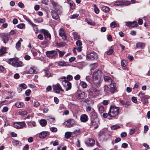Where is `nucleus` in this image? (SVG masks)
Here are the masks:
<instances>
[{
	"instance_id": "de8ad7c7",
	"label": "nucleus",
	"mask_w": 150,
	"mask_h": 150,
	"mask_svg": "<svg viewBox=\"0 0 150 150\" xmlns=\"http://www.w3.org/2000/svg\"><path fill=\"white\" fill-rule=\"evenodd\" d=\"M19 86L21 87L24 89H26L27 88L26 85L24 83H22L20 84Z\"/></svg>"
},
{
	"instance_id": "680f3d73",
	"label": "nucleus",
	"mask_w": 150,
	"mask_h": 150,
	"mask_svg": "<svg viewBox=\"0 0 150 150\" xmlns=\"http://www.w3.org/2000/svg\"><path fill=\"white\" fill-rule=\"evenodd\" d=\"M72 78L73 77L72 76L70 75H68L67 77V81H70L72 79Z\"/></svg>"
},
{
	"instance_id": "09e8293b",
	"label": "nucleus",
	"mask_w": 150,
	"mask_h": 150,
	"mask_svg": "<svg viewBox=\"0 0 150 150\" xmlns=\"http://www.w3.org/2000/svg\"><path fill=\"white\" fill-rule=\"evenodd\" d=\"M104 90L105 92H108V91H109L110 87L109 88V87L107 85H105L104 86Z\"/></svg>"
},
{
	"instance_id": "8fccbe9b",
	"label": "nucleus",
	"mask_w": 150,
	"mask_h": 150,
	"mask_svg": "<svg viewBox=\"0 0 150 150\" xmlns=\"http://www.w3.org/2000/svg\"><path fill=\"white\" fill-rule=\"evenodd\" d=\"M127 63L125 60H123L121 61V65L122 67H125L126 66Z\"/></svg>"
},
{
	"instance_id": "39448f33",
	"label": "nucleus",
	"mask_w": 150,
	"mask_h": 150,
	"mask_svg": "<svg viewBox=\"0 0 150 150\" xmlns=\"http://www.w3.org/2000/svg\"><path fill=\"white\" fill-rule=\"evenodd\" d=\"M59 79L64 87L66 88V91H68L71 88V83L67 80L66 77H62L59 78Z\"/></svg>"
},
{
	"instance_id": "5fc2aeb1",
	"label": "nucleus",
	"mask_w": 150,
	"mask_h": 150,
	"mask_svg": "<svg viewBox=\"0 0 150 150\" xmlns=\"http://www.w3.org/2000/svg\"><path fill=\"white\" fill-rule=\"evenodd\" d=\"M31 93V91L30 89L27 90L25 92V94L26 96H29L30 93Z\"/></svg>"
},
{
	"instance_id": "2f4dec72",
	"label": "nucleus",
	"mask_w": 150,
	"mask_h": 150,
	"mask_svg": "<svg viewBox=\"0 0 150 150\" xmlns=\"http://www.w3.org/2000/svg\"><path fill=\"white\" fill-rule=\"evenodd\" d=\"M36 73L37 71H36V70L32 68H30L29 69L28 71V73L29 74H32Z\"/></svg>"
},
{
	"instance_id": "6e6d98bb",
	"label": "nucleus",
	"mask_w": 150,
	"mask_h": 150,
	"mask_svg": "<svg viewBox=\"0 0 150 150\" xmlns=\"http://www.w3.org/2000/svg\"><path fill=\"white\" fill-rule=\"evenodd\" d=\"M76 44L78 46H80L82 45V43L80 40H78L76 42Z\"/></svg>"
},
{
	"instance_id": "ea45409f",
	"label": "nucleus",
	"mask_w": 150,
	"mask_h": 150,
	"mask_svg": "<svg viewBox=\"0 0 150 150\" xmlns=\"http://www.w3.org/2000/svg\"><path fill=\"white\" fill-rule=\"evenodd\" d=\"M138 25L136 21H134L132 23L131 25V27H136Z\"/></svg>"
},
{
	"instance_id": "a19ab883",
	"label": "nucleus",
	"mask_w": 150,
	"mask_h": 150,
	"mask_svg": "<svg viewBox=\"0 0 150 150\" xmlns=\"http://www.w3.org/2000/svg\"><path fill=\"white\" fill-rule=\"evenodd\" d=\"M98 110L100 113H102L104 111V108L103 106H100L99 107Z\"/></svg>"
},
{
	"instance_id": "b1692460",
	"label": "nucleus",
	"mask_w": 150,
	"mask_h": 150,
	"mask_svg": "<svg viewBox=\"0 0 150 150\" xmlns=\"http://www.w3.org/2000/svg\"><path fill=\"white\" fill-rule=\"evenodd\" d=\"M47 135V133L46 132H42L39 134V137L41 138H44Z\"/></svg>"
},
{
	"instance_id": "0eeeda50",
	"label": "nucleus",
	"mask_w": 150,
	"mask_h": 150,
	"mask_svg": "<svg viewBox=\"0 0 150 150\" xmlns=\"http://www.w3.org/2000/svg\"><path fill=\"white\" fill-rule=\"evenodd\" d=\"M64 124L68 127H71L76 125V122L74 120L70 119L65 122Z\"/></svg>"
},
{
	"instance_id": "f8f14e48",
	"label": "nucleus",
	"mask_w": 150,
	"mask_h": 150,
	"mask_svg": "<svg viewBox=\"0 0 150 150\" xmlns=\"http://www.w3.org/2000/svg\"><path fill=\"white\" fill-rule=\"evenodd\" d=\"M75 94L77 98L79 99H83L86 96L85 93L80 91H78Z\"/></svg>"
},
{
	"instance_id": "c85d7f7f",
	"label": "nucleus",
	"mask_w": 150,
	"mask_h": 150,
	"mask_svg": "<svg viewBox=\"0 0 150 150\" xmlns=\"http://www.w3.org/2000/svg\"><path fill=\"white\" fill-rule=\"evenodd\" d=\"M85 21L88 24L94 26L96 24V23L94 22H92L90 19L86 18L85 19Z\"/></svg>"
},
{
	"instance_id": "4d7b16f0",
	"label": "nucleus",
	"mask_w": 150,
	"mask_h": 150,
	"mask_svg": "<svg viewBox=\"0 0 150 150\" xmlns=\"http://www.w3.org/2000/svg\"><path fill=\"white\" fill-rule=\"evenodd\" d=\"M79 16L78 14H75L71 16V19H74L77 17Z\"/></svg>"
},
{
	"instance_id": "f03ea898",
	"label": "nucleus",
	"mask_w": 150,
	"mask_h": 150,
	"mask_svg": "<svg viewBox=\"0 0 150 150\" xmlns=\"http://www.w3.org/2000/svg\"><path fill=\"white\" fill-rule=\"evenodd\" d=\"M52 4L53 7L52 9V16L53 19L57 20L59 17V14L61 13V12L56 3L52 2Z\"/></svg>"
},
{
	"instance_id": "72a5a7b5",
	"label": "nucleus",
	"mask_w": 150,
	"mask_h": 150,
	"mask_svg": "<svg viewBox=\"0 0 150 150\" xmlns=\"http://www.w3.org/2000/svg\"><path fill=\"white\" fill-rule=\"evenodd\" d=\"M45 74V76L47 77H50L51 75L50 73V72L49 70L47 69H46L44 70Z\"/></svg>"
},
{
	"instance_id": "bf43d9fd",
	"label": "nucleus",
	"mask_w": 150,
	"mask_h": 150,
	"mask_svg": "<svg viewBox=\"0 0 150 150\" xmlns=\"http://www.w3.org/2000/svg\"><path fill=\"white\" fill-rule=\"evenodd\" d=\"M135 129H132L130 130L129 134L130 135H132L135 132Z\"/></svg>"
},
{
	"instance_id": "f704fd0d",
	"label": "nucleus",
	"mask_w": 150,
	"mask_h": 150,
	"mask_svg": "<svg viewBox=\"0 0 150 150\" xmlns=\"http://www.w3.org/2000/svg\"><path fill=\"white\" fill-rule=\"evenodd\" d=\"M74 38L76 40H78L80 38V35L76 32H74L73 33Z\"/></svg>"
},
{
	"instance_id": "c03bdc74",
	"label": "nucleus",
	"mask_w": 150,
	"mask_h": 150,
	"mask_svg": "<svg viewBox=\"0 0 150 150\" xmlns=\"http://www.w3.org/2000/svg\"><path fill=\"white\" fill-rule=\"evenodd\" d=\"M25 26L24 23H21L17 25V27L20 29L23 28Z\"/></svg>"
},
{
	"instance_id": "a211bd4d",
	"label": "nucleus",
	"mask_w": 150,
	"mask_h": 150,
	"mask_svg": "<svg viewBox=\"0 0 150 150\" xmlns=\"http://www.w3.org/2000/svg\"><path fill=\"white\" fill-rule=\"evenodd\" d=\"M139 97L141 98V100H147L150 98V96L146 95L144 93L142 92H140L138 95Z\"/></svg>"
},
{
	"instance_id": "79ce46f5",
	"label": "nucleus",
	"mask_w": 150,
	"mask_h": 150,
	"mask_svg": "<svg viewBox=\"0 0 150 150\" xmlns=\"http://www.w3.org/2000/svg\"><path fill=\"white\" fill-rule=\"evenodd\" d=\"M94 10L95 12L97 14L99 12V10L98 8L97 7V6L96 4L94 5Z\"/></svg>"
},
{
	"instance_id": "1a4fd4ad",
	"label": "nucleus",
	"mask_w": 150,
	"mask_h": 150,
	"mask_svg": "<svg viewBox=\"0 0 150 150\" xmlns=\"http://www.w3.org/2000/svg\"><path fill=\"white\" fill-rule=\"evenodd\" d=\"M26 126V124L24 122H16L13 123V126L14 127L17 128H22Z\"/></svg>"
},
{
	"instance_id": "e2e57ef3",
	"label": "nucleus",
	"mask_w": 150,
	"mask_h": 150,
	"mask_svg": "<svg viewBox=\"0 0 150 150\" xmlns=\"http://www.w3.org/2000/svg\"><path fill=\"white\" fill-rule=\"evenodd\" d=\"M26 21L28 22L29 24L32 25L33 27L34 26H35V24H33L31 22V21H30V20L28 19V18H26L25 19Z\"/></svg>"
},
{
	"instance_id": "6ab92c4d",
	"label": "nucleus",
	"mask_w": 150,
	"mask_h": 150,
	"mask_svg": "<svg viewBox=\"0 0 150 150\" xmlns=\"http://www.w3.org/2000/svg\"><path fill=\"white\" fill-rule=\"evenodd\" d=\"M1 37L2 38V40L4 43L6 44L8 42L9 40V37L7 34L2 33L1 34Z\"/></svg>"
},
{
	"instance_id": "393cba45",
	"label": "nucleus",
	"mask_w": 150,
	"mask_h": 150,
	"mask_svg": "<svg viewBox=\"0 0 150 150\" xmlns=\"http://www.w3.org/2000/svg\"><path fill=\"white\" fill-rule=\"evenodd\" d=\"M6 48L2 47L0 49V56H1L6 53Z\"/></svg>"
},
{
	"instance_id": "603ef678",
	"label": "nucleus",
	"mask_w": 150,
	"mask_h": 150,
	"mask_svg": "<svg viewBox=\"0 0 150 150\" xmlns=\"http://www.w3.org/2000/svg\"><path fill=\"white\" fill-rule=\"evenodd\" d=\"M110 26L112 28H115L117 26L116 23L115 22H113L110 24Z\"/></svg>"
},
{
	"instance_id": "4468645a",
	"label": "nucleus",
	"mask_w": 150,
	"mask_h": 150,
	"mask_svg": "<svg viewBox=\"0 0 150 150\" xmlns=\"http://www.w3.org/2000/svg\"><path fill=\"white\" fill-rule=\"evenodd\" d=\"M87 57L89 59L92 60L97 58V54L95 52H91L87 54Z\"/></svg>"
},
{
	"instance_id": "ddd939ff",
	"label": "nucleus",
	"mask_w": 150,
	"mask_h": 150,
	"mask_svg": "<svg viewBox=\"0 0 150 150\" xmlns=\"http://www.w3.org/2000/svg\"><path fill=\"white\" fill-rule=\"evenodd\" d=\"M130 3V2L129 1L119 0L114 3V5L116 6L126 5L129 4Z\"/></svg>"
},
{
	"instance_id": "9d476101",
	"label": "nucleus",
	"mask_w": 150,
	"mask_h": 150,
	"mask_svg": "<svg viewBox=\"0 0 150 150\" xmlns=\"http://www.w3.org/2000/svg\"><path fill=\"white\" fill-rule=\"evenodd\" d=\"M53 89L54 91L57 93H59L60 91H64L60 85L58 83L53 85Z\"/></svg>"
},
{
	"instance_id": "c9c22d12",
	"label": "nucleus",
	"mask_w": 150,
	"mask_h": 150,
	"mask_svg": "<svg viewBox=\"0 0 150 150\" xmlns=\"http://www.w3.org/2000/svg\"><path fill=\"white\" fill-rule=\"evenodd\" d=\"M91 67V71H92V70H94L96 69L97 67V64L96 63H94L91 64L90 65Z\"/></svg>"
},
{
	"instance_id": "473e14b6",
	"label": "nucleus",
	"mask_w": 150,
	"mask_h": 150,
	"mask_svg": "<svg viewBox=\"0 0 150 150\" xmlns=\"http://www.w3.org/2000/svg\"><path fill=\"white\" fill-rule=\"evenodd\" d=\"M15 105L17 108H21L23 106L24 103L21 102H17L15 104Z\"/></svg>"
},
{
	"instance_id": "7c9ffc66",
	"label": "nucleus",
	"mask_w": 150,
	"mask_h": 150,
	"mask_svg": "<svg viewBox=\"0 0 150 150\" xmlns=\"http://www.w3.org/2000/svg\"><path fill=\"white\" fill-rule=\"evenodd\" d=\"M46 119L50 123H53L54 120V118H52L50 116H47L46 117Z\"/></svg>"
},
{
	"instance_id": "f3484780",
	"label": "nucleus",
	"mask_w": 150,
	"mask_h": 150,
	"mask_svg": "<svg viewBox=\"0 0 150 150\" xmlns=\"http://www.w3.org/2000/svg\"><path fill=\"white\" fill-rule=\"evenodd\" d=\"M109 91L112 94L116 91V84L114 83H111L109 85Z\"/></svg>"
},
{
	"instance_id": "49530a36",
	"label": "nucleus",
	"mask_w": 150,
	"mask_h": 150,
	"mask_svg": "<svg viewBox=\"0 0 150 150\" xmlns=\"http://www.w3.org/2000/svg\"><path fill=\"white\" fill-rule=\"evenodd\" d=\"M120 128V126L117 125H114L111 127V129L112 130H115Z\"/></svg>"
},
{
	"instance_id": "338daca9",
	"label": "nucleus",
	"mask_w": 150,
	"mask_h": 150,
	"mask_svg": "<svg viewBox=\"0 0 150 150\" xmlns=\"http://www.w3.org/2000/svg\"><path fill=\"white\" fill-rule=\"evenodd\" d=\"M75 58L74 57H70L69 59V61L70 62H72L75 59Z\"/></svg>"
},
{
	"instance_id": "f257e3e1",
	"label": "nucleus",
	"mask_w": 150,
	"mask_h": 150,
	"mask_svg": "<svg viewBox=\"0 0 150 150\" xmlns=\"http://www.w3.org/2000/svg\"><path fill=\"white\" fill-rule=\"evenodd\" d=\"M101 72L99 70L94 72L93 74V82L97 88H99L100 86L101 81Z\"/></svg>"
},
{
	"instance_id": "0e129e2a",
	"label": "nucleus",
	"mask_w": 150,
	"mask_h": 150,
	"mask_svg": "<svg viewBox=\"0 0 150 150\" xmlns=\"http://www.w3.org/2000/svg\"><path fill=\"white\" fill-rule=\"evenodd\" d=\"M21 45V43L19 42V41H18L16 44V48H19Z\"/></svg>"
},
{
	"instance_id": "cd10ccee",
	"label": "nucleus",
	"mask_w": 150,
	"mask_h": 150,
	"mask_svg": "<svg viewBox=\"0 0 150 150\" xmlns=\"http://www.w3.org/2000/svg\"><path fill=\"white\" fill-rule=\"evenodd\" d=\"M40 125L42 127L45 126L47 124L46 121L45 119H42L40 121Z\"/></svg>"
},
{
	"instance_id": "69168bd1",
	"label": "nucleus",
	"mask_w": 150,
	"mask_h": 150,
	"mask_svg": "<svg viewBox=\"0 0 150 150\" xmlns=\"http://www.w3.org/2000/svg\"><path fill=\"white\" fill-rule=\"evenodd\" d=\"M40 105L38 101H35L34 102V105L35 107H37L38 106Z\"/></svg>"
},
{
	"instance_id": "58836bf2",
	"label": "nucleus",
	"mask_w": 150,
	"mask_h": 150,
	"mask_svg": "<svg viewBox=\"0 0 150 150\" xmlns=\"http://www.w3.org/2000/svg\"><path fill=\"white\" fill-rule=\"evenodd\" d=\"M59 65L62 66H66L67 65L66 62L63 61L59 62Z\"/></svg>"
},
{
	"instance_id": "e433bc0d",
	"label": "nucleus",
	"mask_w": 150,
	"mask_h": 150,
	"mask_svg": "<svg viewBox=\"0 0 150 150\" xmlns=\"http://www.w3.org/2000/svg\"><path fill=\"white\" fill-rule=\"evenodd\" d=\"M102 10L105 12H108L109 11V8L108 7L106 6H104L102 7Z\"/></svg>"
},
{
	"instance_id": "7ed1b4c3",
	"label": "nucleus",
	"mask_w": 150,
	"mask_h": 150,
	"mask_svg": "<svg viewBox=\"0 0 150 150\" xmlns=\"http://www.w3.org/2000/svg\"><path fill=\"white\" fill-rule=\"evenodd\" d=\"M120 109L119 107L115 105L110 106L109 111V116L111 117H115L118 116Z\"/></svg>"
},
{
	"instance_id": "37998d69",
	"label": "nucleus",
	"mask_w": 150,
	"mask_h": 150,
	"mask_svg": "<svg viewBox=\"0 0 150 150\" xmlns=\"http://www.w3.org/2000/svg\"><path fill=\"white\" fill-rule=\"evenodd\" d=\"M56 50L57 51V50L58 51L59 54V56L60 57L63 56L64 55V54L65 53L64 52L60 51L58 49H56Z\"/></svg>"
},
{
	"instance_id": "2eb2a0df",
	"label": "nucleus",
	"mask_w": 150,
	"mask_h": 150,
	"mask_svg": "<svg viewBox=\"0 0 150 150\" xmlns=\"http://www.w3.org/2000/svg\"><path fill=\"white\" fill-rule=\"evenodd\" d=\"M91 121L92 125L94 126V128L95 129L97 128L100 124L99 120L98 118L94 119L93 120H91Z\"/></svg>"
},
{
	"instance_id": "774afa93",
	"label": "nucleus",
	"mask_w": 150,
	"mask_h": 150,
	"mask_svg": "<svg viewBox=\"0 0 150 150\" xmlns=\"http://www.w3.org/2000/svg\"><path fill=\"white\" fill-rule=\"evenodd\" d=\"M29 149V146L28 144L25 145L23 148V150H28Z\"/></svg>"
},
{
	"instance_id": "aec40b11",
	"label": "nucleus",
	"mask_w": 150,
	"mask_h": 150,
	"mask_svg": "<svg viewBox=\"0 0 150 150\" xmlns=\"http://www.w3.org/2000/svg\"><path fill=\"white\" fill-rule=\"evenodd\" d=\"M90 116L91 117V120L98 118L97 114L93 109H92V112Z\"/></svg>"
},
{
	"instance_id": "bb28decb",
	"label": "nucleus",
	"mask_w": 150,
	"mask_h": 150,
	"mask_svg": "<svg viewBox=\"0 0 150 150\" xmlns=\"http://www.w3.org/2000/svg\"><path fill=\"white\" fill-rule=\"evenodd\" d=\"M13 145L15 146H18L21 144V143L19 141L17 140L13 139L12 142Z\"/></svg>"
},
{
	"instance_id": "20e7f679",
	"label": "nucleus",
	"mask_w": 150,
	"mask_h": 150,
	"mask_svg": "<svg viewBox=\"0 0 150 150\" xmlns=\"http://www.w3.org/2000/svg\"><path fill=\"white\" fill-rule=\"evenodd\" d=\"M8 62L10 64L15 67H21L24 66L21 61L15 58L9 59Z\"/></svg>"
},
{
	"instance_id": "864d4df0",
	"label": "nucleus",
	"mask_w": 150,
	"mask_h": 150,
	"mask_svg": "<svg viewBox=\"0 0 150 150\" xmlns=\"http://www.w3.org/2000/svg\"><path fill=\"white\" fill-rule=\"evenodd\" d=\"M80 133V130L79 129L76 130L73 132V133L76 135H78Z\"/></svg>"
},
{
	"instance_id": "4c0bfd02",
	"label": "nucleus",
	"mask_w": 150,
	"mask_h": 150,
	"mask_svg": "<svg viewBox=\"0 0 150 150\" xmlns=\"http://www.w3.org/2000/svg\"><path fill=\"white\" fill-rule=\"evenodd\" d=\"M72 134V133L71 132H66L65 134V138L67 139L71 137Z\"/></svg>"
},
{
	"instance_id": "412c9836",
	"label": "nucleus",
	"mask_w": 150,
	"mask_h": 150,
	"mask_svg": "<svg viewBox=\"0 0 150 150\" xmlns=\"http://www.w3.org/2000/svg\"><path fill=\"white\" fill-rule=\"evenodd\" d=\"M95 143V141L92 139H89L86 142V144L88 146H92Z\"/></svg>"
},
{
	"instance_id": "a878e982",
	"label": "nucleus",
	"mask_w": 150,
	"mask_h": 150,
	"mask_svg": "<svg viewBox=\"0 0 150 150\" xmlns=\"http://www.w3.org/2000/svg\"><path fill=\"white\" fill-rule=\"evenodd\" d=\"M103 78L104 81L106 82H111L112 81V79L109 76H104Z\"/></svg>"
},
{
	"instance_id": "5701e85b",
	"label": "nucleus",
	"mask_w": 150,
	"mask_h": 150,
	"mask_svg": "<svg viewBox=\"0 0 150 150\" xmlns=\"http://www.w3.org/2000/svg\"><path fill=\"white\" fill-rule=\"evenodd\" d=\"M145 46V44L142 42H139L137 44L136 47L138 48L142 49Z\"/></svg>"
},
{
	"instance_id": "13d9d810",
	"label": "nucleus",
	"mask_w": 150,
	"mask_h": 150,
	"mask_svg": "<svg viewBox=\"0 0 150 150\" xmlns=\"http://www.w3.org/2000/svg\"><path fill=\"white\" fill-rule=\"evenodd\" d=\"M86 111L88 112H89L91 110L92 111V110L91 107L89 106H87L86 107Z\"/></svg>"
},
{
	"instance_id": "3c124183",
	"label": "nucleus",
	"mask_w": 150,
	"mask_h": 150,
	"mask_svg": "<svg viewBox=\"0 0 150 150\" xmlns=\"http://www.w3.org/2000/svg\"><path fill=\"white\" fill-rule=\"evenodd\" d=\"M19 114L22 115H26L27 114V112L26 111H23L20 112Z\"/></svg>"
},
{
	"instance_id": "dca6fc26",
	"label": "nucleus",
	"mask_w": 150,
	"mask_h": 150,
	"mask_svg": "<svg viewBox=\"0 0 150 150\" xmlns=\"http://www.w3.org/2000/svg\"><path fill=\"white\" fill-rule=\"evenodd\" d=\"M42 32L43 33L45 38L47 40H48L51 39V35L48 31L44 29L41 30Z\"/></svg>"
},
{
	"instance_id": "052dcab7",
	"label": "nucleus",
	"mask_w": 150,
	"mask_h": 150,
	"mask_svg": "<svg viewBox=\"0 0 150 150\" xmlns=\"http://www.w3.org/2000/svg\"><path fill=\"white\" fill-rule=\"evenodd\" d=\"M119 101L120 103L122 105H126L127 103L126 101H125L121 99H120Z\"/></svg>"
},
{
	"instance_id": "a18cd8bd",
	"label": "nucleus",
	"mask_w": 150,
	"mask_h": 150,
	"mask_svg": "<svg viewBox=\"0 0 150 150\" xmlns=\"http://www.w3.org/2000/svg\"><path fill=\"white\" fill-rule=\"evenodd\" d=\"M70 7L71 9H74L75 8V4L73 2H70L69 3Z\"/></svg>"
},
{
	"instance_id": "4be33fe9",
	"label": "nucleus",
	"mask_w": 150,
	"mask_h": 150,
	"mask_svg": "<svg viewBox=\"0 0 150 150\" xmlns=\"http://www.w3.org/2000/svg\"><path fill=\"white\" fill-rule=\"evenodd\" d=\"M88 119V116L85 114L82 115L81 117V120L83 122H86L87 121Z\"/></svg>"
},
{
	"instance_id": "c756f323",
	"label": "nucleus",
	"mask_w": 150,
	"mask_h": 150,
	"mask_svg": "<svg viewBox=\"0 0 150 150\" xmlns=\"http://www.w3.org/2000/svg\"><path fill=\"white\" fill-rule=\"evenodd\" d=\"M81 86L83 88H85L87 87L88 85L84 81H81L80 83Z\"/></svg>"
},
{
	"instance_id": "9b49d317",
	"label": "nucleus",
	"mask_w": 150,
	"mask_h": 150,
	"mask_svg": "<svg viewBox=\"0 0 150 150\" xmlns=\"http://www.w3.org/2000/svg\"><path fill=\"white\" fill-rule=\"evenodd\" d=\"M59 36L62 38V39L63 40H66L67 36L63 28H61L59 29Z\"/></svg>"
},
{
	"instance_id": "6e6552de",
	"label": "nucleus",
	"mask_w": 150,
	"mask_h": 150,
	"mask_svg": "<svg viewBox=\"0 0 150 150\" xmlns=\"http://www.w3.org/2000/svg\"><path fill=\"white\" fill-rule=\"evenodd\" d=\"M98 94V92L97 90L93 87L91 88L89 90V95L91 98L95 97Z\"/></svg>"
},
{
	"instance_id": "423d86ee",
	"label": "nucleus",
	"mask_w": 150,
	"mask_h": 150,
	"mask_svg": "<svg viewBox=\"0 0 150 150\" xmlns=\"http://www.w3.org/2000/svg\"><path fill=\"white\" fill-rule=\"evenodd\" d=\"M46 54L47 57L50 59H54L57 55V51L56 50L48 51L46 52Z\"/></svg>"
}]
</instances>
